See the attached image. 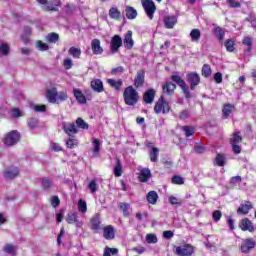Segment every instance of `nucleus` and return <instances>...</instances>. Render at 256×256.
I'll list each match as a JSON object with an SVG mask.
<instances>
[{
    "label": "nucleus",
    "instance_id": "f257e3e1",
    "mask_svg": "<svg viewBox=\"0 0 256 256\" xmlns=\"http://www.w3.org/2000/svg\"><path fill=\"white\" fill-rule=\"evenodd\" d=\"M123 99L126 105L134 107L139 102V92L133 86H128L123 92Z\"/></svg>",
    "mask_w": 256,
    "mask_h": 256
},
{
    "label": "nucleus",
    "instance_id": "f03ea898",
    "mask_svg": "<svg viewBox=\"0 0 256 256\" xmlns=\"http://www.w3.org/2000/svg\"><path fill=\"white\" fill-rule=\"evenodd\" d=\"M171 80L177 84L178 87H180L183 91V94L185 95L186 99H191L192 95L189 91V86L187 83H185V80L181 78L179 75H172Z\"/></svg>",
    "mask_w": 256,
    "mask_h": 256
},
{
    "label": "nucleus",
    "instance_id": "7ed1b4c3",
    "mask_svg": "<svg viewBox=\"0 0 256 256\" xmlns=\"http://www.w3.org/2000/svg\"><path fill=\"white\" fill-rule=\"evenodd\" d=\"M142 7L147 15V17L152 21L155 16V12L157 11V6H155V2L153 0H142Z\"/></svg>",
    "mask_w": 256,
    "mask_h": 256
},
{
    "label": "nucleus",
    "instance_id": "20e7f679",
    "mask_svg": "<svg viewBox=\"0 0 256 256\" xmlns=\"http://www.w3.org/2000/svg\"><path fill=\"white\" fill-rule=\"evenodd\" d=\"M169 111H171L169 102L161 96L154 106V112L159 115V113H169Z\"/></svg>",
    "mask_w": 256,
    "mask_h": 256
},
{
    "label": "nucleus",
    "instance_id": "39448f33",
    "mask_svg": "<svg viewBox=\"0 0 256 256\" xmlns=\"http://www.w3.org/2000/svg\"><path fill=\"white\" fill-rule=\"evenodd\" d=\"M19 139H21L19 132L17 130H13L4 137V145L7 147H13V145L19 143Z\"/></svg>",
    "mask_w": 256,
    "mask_h": 256
},
{
    "label": "nucleus",
    "instance_id": "423d86ee",
    "mask_svg": "<svg viewBox=\"0 0 256 256\" xmlns=\"http://www.w3.org/2000/svg\"><path fill=\"white\" fill-rule=\"evenodd\" d=\"M186 81L190 84L191 91H195V87L201 83V78L196 72H190L186 75Z\"/></svg>",
    "mask_w": 256,
    "mask_h": 256
},
{
    "label": "nucleus",
    "instance_id": "0eeeda50",
    "mask_svg": "<svg viewBox=\"0 0 256 256\" xmlns=\"http://www.w3.org/2000/svg\"><path fill=\"white\" fill-rule=\"evenodd\" d=\"M194 252H195V249L193 248V246L189 244L178 246L176 247V250H175L176 255H179V256H191L192 253Z\"/></svg>",
    "mask_w": 256,
    "mask_h": 256
},
{
    "label": "nucleus",
    "instance_id": "6e6552de",
    "mask_svg": "<svg viewBox=\"0 0 256 256\" xmlns=\"http://www.w3.org/2000/svg\"><path fill=\"white\" fill-rule=\"evenodd\" d=\"M62 129L64 133H66V135H69L70 137L71 135H77V133H79V129L73 122H63Z\"/></svg>",
    "mask_w": 256,
    "mask_h": 256
},
{
    "label": "nucleus",
    "instance_id": "1a4fd4ad",
    "mask_svg": "<svg viewBox=\"0 0 256 256\" xmlns=\"http://www.w3.org/2000/svg\"><path fill=\"white\" fill-rule=\"evenodd\" d=\"M252 249H255V242L253 241V238H247L242 241L240 246V251L242 253H249Z\"/></svg>",
    "mask_w": 256,
    "mask_h": 256
},
{
    "label": "nucleus",
    "instance_id": "9d476101",
    "mask_svg": "<svg viewBox=\"0 0 256 256\" xmlns=\"http://www.w3.org/2000/svg\"><path fill=\"white\" fill-rule=\"evenodd\" d=\"M122 45L123 39L121 38V36L114 35L110 43L112 53H117L119 51V48L122 47Z\"/></svg>",
    "mask_w": 256,
    "mask_h": 256
},
{
    "label": "nucleus",
    "instance_id": "9b49d317",
    "mask_svg": "<svg viewBox=\"0 0 256 256\" xmlns=\"http://www.w3.org/2000/svg\"><path fill=\"white\" fill-rule=\"evenodd\" d=\"M66 222L69 225L75 224V227H83V222L81 220L77 219V213H75V212L68 213V215L66 217Z\"/></svg>",
    "mask_w": 256,
    "mask_h": 256
},
{
    "label": "nucleus",
    "instance_id": "f8f14e48",
    "mask_svg": "<svg viewBox=\"0 0 256 256\" xmlns=\"http://www.w3.org/2000/svg\"><path fill=\"white\" fill-rule=\"evenodd\" d=\"M138 170L139 172V181L141 183H147V181L149 179H151V170H149V168H143V167H139Z\"/></svg>",
    "mask_w": 256,
    "mask_h": 256
},
{
    "label": "nucleus",
    "instance_id": "ddd939ff",
    "mask_svg": "<svg viewBox=\"0 0 256 256\" xmlns=\"http://www.w3.org/2000/svg\"><path fill=\"white\" fill-rule=\"evenodd\" d=\"M123 43L126 49H133V46L135 45V41L133 40V31L128 30L126 32Z\"/></svg>",
    "mask_w": 256,
    "mask_h": 256
},
{
    "label": "nucleus",
    "instance_id": "4468645a",
    "mask_svg": "<svg viewBox=\"0 0 256 256\" xmlns=\"http://www.w3.org/2000/svg\"><path fill=\"white\" fill-rule=\"evenodd\" d=\"M103 237L107 239V241L115 239V227H113V225L105 226L103 228Z\"/></svg>",
    "mask_w": 256,
    "mask_h": 256
},
{
    "label": "nucleus",
    "instance_id": "2eb2a0df",
    "mask_svg": "<svg viewBox=\"0 0 256 256\" xmlns=\"http://www.w3.org/2000/svg\"><path fill=\"white\" fill-rule=\"evenodd\" d=\"M91 49L94 55H102L103 47L101 46V40L95 38L91 41Z\"/></svg>",
    "mask_w": 256,
    "mask_h": 256
},
{
    "label": "nucleus",
    "instance_id": "dca6fc26",
    "mask_svg": "<svg viewBox=\"0 0 256 256\" xmlns=\"http://www.w3.org/2000/svg\"><path fill=\"white\" fill-rule=\"evenodd\" d=\"M145 83V71L140 70L137 72V75L134 79V87H136V89H139V87H143Z\"/></svg>",
    "mask_w": 256,
    "mask_h": 256
},
{
    "label": "nucleus",
    "instance_id": "f3484780",
    "mask_svg": "<svg viewBox=\"0 0 256 256\" xmlns=\"http://www.w3.org/2000/svg\"><path fill=\"white\" fill-rule=\"evenodd\" d=\"M251 209H253V204H251V202L247 201L238 207L237 213H238V215H247L249 213V211H251Z\"/></svg>",
    "mask_w": 256,
    "mask_h": 256
},
{
    "label": "nucleus",
    "instance_id": "a211bd4d",
    "mask_svg": "<svg viewBox=\"0 0 256 256\" xmlns=\"http://www.w3.org/2000/svg\"><path fill=\"white\" fill-rule=\"evenodd\" d=\"M240 228L242 229V231H249L250 233H253V231H255V227H253L251 220H249L248 218L242 219L240 223Z\"/></svg>",
    "mask_w": 256,
    "mask_h": 256
},
{
    "label": "nucleus",
    "instance_id": "6ab92c4d",
    "mask_svg": "<svg viewBox=\"0 0 256 256\" xmlns=\"http://www.w3.org/2000/svg\"><path fill=\"white\" fill-rule=\"evenodd\" d=\"M90 85L93 91H95L96 93H103V91H105V88L103 87V81H101L100 79L92 80Z\"/></svg>",
    "mask_w": 256,
    "mask_h": 256
},
{
    "label": "nucleus",
    "instance_id": "aec40b11",
    "mask_svg": "<svg viewBox=\"0 0 256 256\" xmlns=\"http://www.w3.org/2000/svg\"><path fill=\"white\" fill-rule=\"evenodd\" d=\"M175 89H177V86L172 82H166L162 86V91L165 95H173V93H175Z\"/></svg>",
    "mask_w": 256,
    "mask_h": 256
},
{
    "label": "nucleus",
    "instance_id": "412c9836",
    "mask_svg": "<svg viewBox=\"0 0 256 256\" xmlns=\"http://www.w3.org/2000/svg\"><path fill=\"white\" fill-rule=\"evenodd\" d=\"M46 98L48 99L49 103H57V88L48 89L46 91Z\"/></svg>",
    "mask_w": 256,
    "mask_h": 256
},
{
    "label": "nucleus",
    "instance_id": "4be33fe9",
    "mask_svg": "<svg viewBox=\"0 0 256 256\" xmlns=\"http://www.w3.org/2000/svg\"><path fill=\"white\" fill-rule=\"evenodd\" d=\"M177 23V17L175 16H166L164 17V26L166 29H173Z\"/></svg>",
    "mask_w": 256,
    "mask_h": 256
},
{
    "label": "nucleus",
    "instance_id": "5701e85b",
    "mask_svg": "<svg viewBox=\"0 0 256 256\" xmlns=\"http://www.w3.org/2000/svg\"><path fill=\"white\" fill-rule=\"evenodd\" d=\"M19 175V169L17 168H7L4 171L5 179H15Z\"/></svg>",
    "mask_w": 256,
    "mask_h": 256
},
{
    "label": "nucleus",
    "instance_id": "b1692460",
    "mask_svg": "<svg viewBox=\"0 0 256 256\" xmlns=\"http://www.w3.org/2000/svg\"><path fill=\"white\" fill-rule=\"evenodd\" d=\"M108 15L110 19H114L115 21H119L121 19V11L117 7H111Z\"/></svg>",
    "mask_w": 256,
    "mask_h": 256
},
{
    "label": "nucleus",
    "instance_id": "393cba45",
    "mask_svg": "<svg viewBox=\"0 0 256 256\" xmlns=\"http://www.w3.org/2000/svg\"><path fill=\"white\" fill-rule=\"evenodd\" d=\"M155 100V90L154 89H149L144 93L143 96V101L146 103H153Z\"/></svg>",
    "mask_w": 256,
    "mask_h": 256
},
{
    "label": "nucleus",
    "instance_id": "a878e982",
    "mask_svg": "<svg viewBox=\"0 0 256 256\" xmlns=\"http://www.w3.org/2000/svg\"><path fill=\"white\" fill-rule=\"evenodd\" d=\"M108 85L110 87H113L116 91H121V87H123V80H115V79H108L107 80Z\"/></svg>",
    "mask_w": 256,
    "mask_h": 256
},
{
    "label": "nucleus",
    "instance_id": "bb28decb",
    "mask_svg": "<svg viewBox=\"0 0 256 256\" xmlns=\"http://www.w3.org/2000/svg\"><path fill=\"white\" fill-rule=\"evenodd\" d=\"M146 199L150 205H157V199H159V194L155 191L148 192Z\"/></svg>",
    "mask_w": 256,
    "mask_h": 256
},
{
    "label": "nucleus",
    "instance_id": "cd10ccee",
    "mask_svg": "<svg viewBox=\"0 0 256 256\" xmlns=\"http://www.w3.org/2000/svg\"><path fill=\"white\" fill-rule=\"evenodd\" d=\"M73 93H74V97L76 98V101H78V103H81V104L87 103V98H85V95L83 94V92H81V90L74 89Z\"/></svg>",
    "mask_w": 256,
    "mask_h": 256
},
{
    "label": "nucleus",
    "instance_id": "c85d7f7f",
    "mask_svg": "<svg viewBox=\"0 0 256 256\" xmlns=\"http://www.w3.org/2000/svg\"><path fill=\"white\" fill-rule=\"evenodd\" d=\"M92 144L93 157H99V153L101 151V141H99V139H94L92 141Z\"/></svg>",
    "mask_w": 256,
    "mask_h": 256
},
{
    "label": "nucleus",
    "instance_id": "c756f323",
    "mask_svg": "<svg viewBox=\"0 0 256 256\" xmlns=\"http://www.w3.org/2000/svg\"><path fill=\"white\" fill-rule=\"evenodd\" d=\"M190 38L193 43H199V39H201V30L192 29L190 32Z\"/></svg>",
    "mask_w": 256,
    "mask_h": 256
},
{
    "label": "nucleus",
    "instance_id": "7c9ffc66",
    "mask_svg": "<svg viewBox=\"0 0 256 256\" xmlns=\"http://www.w3.org/2000/svg\"><path fill=\"white\" fill-rule=\"evenodd\" d=\"M125 11L127 19H135L137 17V10L131 6H127Z\"/></svg>",
    "mask_w": 256,
    "mask_h": 256
},
{
    "label": "nucleus",
    "instance_id": "2f4dec72",
    "mask_svg": "<svg viewBox=\"0 0 256 256\" xmlns=\"http://www.w3.org/2000/svg\"><path fill=\"white\" fill-rule=\"evenodd\" d=\"M76 127L77 129H82L83 131H87L89 129V124L83 120V118L76 119Z\"/></svg>",
    "mask_w": 256,
    "mask_h": 256
},
{
    "label": "nucleus",
    "instance_id": "473e14b6",
    "mask_svg": "<svg viewBox=\"0 0 256 256\" xmlns=\"http://www.w3.org/2000/svg\"><path fill=\"white\" fill-rule=\"evenodd\" d=\"M159 159V148L153 147L152 150L150 151V161L152 163H157Z\"/></svg>",
    "mask_w": 256,
    "mask_h": 256
},
{
    "label": "nucleus",
    "instance_id": "72a5a7b5",
    "mask_svg": "<svg viewBox=\"0 0 256 256\" xmlns=\"http://www.w3.org/2000/svg\"><path fill=\"white\" fill-rule=\"evenodd\" d=\"M114 175L115 177H121V175H123V166L121 165V161L119 159H117L114 167Z\"/></svg>",
    "mask_w": 256,
    "mask_h": 256
},
{
    "label": "nucleus",
    "instance_id": "f704fd0d",
    "mask_svg": "<svg viewBox=\"0 0 256 256\" xmlns=\"http://www.w3.org/2000/svg\"><path fill=\"white\" fill-rule=\"evenodd\" d=\"M119 209H121L124 217H129V209H131V205L129 203H123L121 202L119 204Z\"/></svg>",
    "mask_w": 256,
    "mask_h": 256
},
{
    "label": "nucleus",
    "instance_id": "c9c22d12",
    "mask_svg": "<svg viewBox=\"0 0 256 256\" xmlns=\"http://www.w3.org/2000/svg\"><path fill=\"white\" fill-rule=\"evenodd\" d=\"M78 211L82 213V215H85V213H87V202H85V200H78Z\"/></svg>",
    "mask_w": 256,
    "mask_h": 256
},
{
    "label": "nucleus",
    "instance_id": "e433bc0d",
    "mask_svg": "<svg viewBox=\"0 0 256 256\" xmlns=\"http://www.w3.org/2000/svg\"><path fill=\"white\" fill-rule=\"evenodd\" d=\"M241 141H243V138H241V135H239V132H235L230 138L231 145H239Z\"/></svg>",
    "mask_w": 256,
    "mask_h": 256
},
{
    "label": "nucleus",
    "instance_id": "4c0bfd02",
    "mask_svg": "<svg viewBox=\"0 0 256 256\" xmlns=\"http://www.w3.org/2000/svg\"><path fill=\"white\" fill-rule=\"evenodd\" d=\"M10 51H11V48L7 43L0 42V55L7 56L9 55Z\"/></svg>",
    "mask_w": 256,
    "mask_h": 256
},
{
    "label": "nucleus",
    "instance_id": "58836bf2",
    "mask_svg": "<svg viewBox=\"0 0 256 256\" xmlns=\"http://www.w3.org/2000/svg\"><path fill=\"white\" fill-rule=\"evenodd\" d=\"M69 55H72L74 59H79L81 57V49L76 48V47H70L68 50Z\"/></svg>",
    "mask_w": 256,
    "mask_h": 256
},
{
    "label": "nucleus",
    "instance_id": "ea45409f",
    "mask_svg": "<svg viewBox=\"0 0 256 256\" xmlns=\"http://www.w3.org/2000/svg\"><path fill=\"white\" fill-rule=\"evenodd\" d=\"M29 129H37L39 127V120L37 118H29L27 121Z\"/></svg>",
    "mask_w": 256,
    "mask_h": 256
},
{
    "label": "nucleus",
    "instance_id": "a19ab883",
    "mask_svg": "<svg viewBox=\"0 0 256 256\" xmlns=\"http://www.w3.org/2000/svg\"><path fill=\"white\" fill-rule=\"evenodd\" d=\"M46 41H48V43H56L57 41H59V34L55 32L49 33L46 36Z\"/></svg>",
    "mask_w": 256,
    "mask_h": 256
},
{
    "label": "nucleus",
    "instance_id": "79ce46f5",
    "mask_svg": "<svg viewBox=\"0 0 256 256\" xmlns=\"http://www.w3.org/2000/svg\"><path fill=\"white\" fill-rule=\"evenodd\" d=\"M224 47L229 53H233V51H235V41L228 39L225 42Z\"/></svg>",
    "mask_w": 256,
    "mask_h": 256
},
{
    "label": "nucleus",
    "instance_id": "37998d69",
    "mask_svg": "<svg viewBox=\"0 0 256 256\" xmlns=\"http://www.w3.org/2000/svg\"><path fill=\"white\" fill-rule=\"evenodd\" d=\"M216 165L218 167H225V155L224 154H217L215 158Z\"/></svg>",
    "mask_w": 256,
    "mask_h": 256
},
{
    "label": "nucleus",
    "instance_id": "c03bdc74",
    "mask_svg": "<svg viewBox=\"0 0 256 256\" xmlns=\"http://www.w3.org/2000/svg\"><path fill=\"white\" fill-rule=\"evenodd\" d=\"M77 145H79V140H77L75 138H69L66 141V146L68 149H75V147H77Z\"/></svg>",
    "mask_w": 256,
    "mask_h": 256
},
{
    "label": "nucleus",
    "instance_id": "a18cd8bd",
    "mask_svg": "<svg viewBox=\"0 0 256 256\" xmlns=\"http://www.w3.org/2000/svg\"><path fill=\"white\" fill-rule=\"evenodd\" d=\"M17 251V247L11 244H6L4 246V252L8 253L9 255H15V252Z\"/></svg>",
    "mask_w": 256,
    "mask_h": 256
},
{
    "label": "nucleus",
    "instance_id": "49530a36",
    "mask_svg": "<svg viewBox=\"0 0 256 256\" xmlns=\"http://www.w3.org/2000/svg\"><path fill=\"white\" fill-rule=\"evenodd\" d=\"M214 35H216V37H218L220 41H223V39H225V32L223 31V29H221V27H216L214 29Z\"/></svg>",
    "mask_w": 256,
    "mask_h": 256
},
{
    "label": "nucleus",
    "instance_id": "de8ad7c7",
    "mask_svg": "<svg viewBox=\"0 0 256 256\" xmlns=\"http://www.w3.org/2000/svg\"><path fill=\"white\" fill-rule=\"evenodd\" d=\"M36 1H37V3H39L40 5H46V6L44 7L45 11H56V10H55V7H53V5H51V4H49V3L47 2V0H36Z\"/></svg>",
    "mask_w": 256,
    "mask_h": 256
},
{
    "label": "nucleus",
    "instance_id": "09e8293b",
    "mask_svg": "<svg viewBox=\"0 0 256 256\" xmlns=\"http://www.w3.org/2000/svg\"><path fill=\"white\" fill-rule=\"evenodd\" d=\"M118 253L119 249L106 247L103 256L117 255Z\"/></svg>",
    "mask_w": 256,
    "mask_h": 256
},
{
    "label": "nucleus",
    "instance_id": "8fccbe9b",
    "mask_svg": "<svg viewBox=\"0 0 256 256\" xmlns=\"http://www.w3.org/2000/svg\"><path fill=\"white\" fill-rule=\"evenodd\" d=\"M168 199L171 205H178V206L183 205V199L177 198L175 196H169Z\"/></svg>",
    "mask_w": 256,
    "mask_h": 256
},
{
    "label": "nucleus",
    "instance_id": "3c124183",
    "mask_svg": "<svg viewBox=\"0 0 256 256\" xmlns=\"http://www.w3.org/2000/svg\"><path fill=\"white\" fill-rule=\"evenodd\" d=\"M36 47H37L38 51H48L49 50V45H47V43H44L41 40H38L36 42Z\"/></svg>",
    "mask_w": 256,
    "mask_h": 256
},
{
    "label": "nucleus",
    "instance_id": "603ef678",
    "mask_svg": "<svg viewBox=\"0 0 256 256\" xmlns=\"http://www.w3.org/2000/svg\"><path fill=\"white\" fill-rule=\"evenodd\" d=\"M233 105L231 104H226L222 110V113L224 115V117H228L231 115V113L233 112Z\"/></svg>",
    "mask_w": 256,
    "mask_h": 256
},
{
    "label": "nucleus",
    "instance_id": "864d4df0",
    "mask_svg": "<svg viewBox=\"0 0 256 256\" xmlns=\"http://www.w3.org/2000/svg\"><path fill=\"white\" fill-rule=\"evenodd\" d=\"M203 77H211V66L209 64H204L202 67Z\"/></svg>",
    "mask_w": 256,
    "mask_h": 256
},
{
    "label": "nucleus",
    "instance_id": "5fc2aeb1",
    "mask_svg": "<svg viewBox=\"0 0 256 256\" xmlns=\"http://www.w3.org/2000/svg\"><path fill=\"white\" fill-rule=\"evenodd\" d=\"M182 129H183L186 137H191L192 135L195 134V128H193L191 126H184Z\"/></svg>",
    "mask_w": 256,
    "mask_h": 256
},
{
    "label": "nucleus",
    "instance_id": "6e6d98bb",
    "mask_svg": "<svg viewBox=\"0 0 256 256\" xmlns=\"http://www.w3.org/2000/svg\"><path fill=\"white\" fill-rule=\"evenodd\" d=\"M56 99H57V103H61L63 101H66L67 92H57Z\"/></svg>",
    "mask_w": 256,
    "mask_h": 256
},
{
    "label": "nucleus",
    "instance_id": "4d7b16f0",
    "mask_svg": "<svg viewBox=\"0 0 256 256\" xmlns=\"http://www.w3.org/2000/svg\"><path fill=\"white\" fill-rule=\"evenodd\" d=\"M226 3L232 9H239V7H241V3L236 0H226Z\"/></svg>",
    "mask_w": 256,
    "mask_h": 256
},
{
    "label": "nucleus",
    "instance_id": "13d9d810",
    "mask_svg": "<svg viewBox=\"0 0 256 256\" xmlns=\"http://www.w3.org/2000/svg\"><path fill=\"white\" fill-rule=\"evenodd\" d=\"M53 183H51V180L49 178H43L42 179V189H51V186Z\"/></svg>",
    "mask_w": 256,
    "mask_h": 256
},
{
    "label": "nucleus",
    "instance_id": "bf43d9fd",
    "mask_svg": "<svg viewBox=\"0 0 256 256\" xmlns=\"http://www.w3.org/2000/svg\"><path fill=\"white\" fill-rule=\"evenodd\" d=\"M88 188L90 189L91 193H96L98 186H97V180L93 179L89 184Z\"/></svg>",
    "mask_w": 256,
    "mask_h": 256
},
{
    "label": "nucleus",
    "instance_id": "052dcab7",
    "mask_svg": "<svg viewBox=\"0 0 256 256\" xmlns=\"http://www.w3.org/2000/svg\"><path fill=\"white\" fill-rule=\"evenodd\" d=\"M50 203L54 208H57L61 205V200L59 199V196H53L50 199Z\"/></svg>",
    "mask_w": 256,
    "mask_h": 256
},
{
    "label": "nucleus",
    "instance_id": "680f3d73",
    "mask_svg": "<svg viewBox=\"0 0 256 256\" xmlns=\"http://www.w3.org/2000/svg\"><path fill=\"white\" fill-rule=\"evenodd\" d=\"M146 241H147V243H150V244L157 243V241H158L157 235L147 234L146 235Z\"/></svg>",
    "mask_w": 256,
    "mask_h": 256
},
{
    "label": "nucleus",
    "instance_id": "e2e57ef3",
    "mask_svg": "<svg viewBox=\"0 0 256 256\" xmlns=\"http://www.w3.org/2000/svg\"><path fill=\"white\" fill-rule=\"evenodd\" d=\"M172 183L174 185H183L185 183V180L181 176H174L172 178Z\"/></svg>",
    "mask_w": 256,
    "mask_h": 256
},
{
    "label": "nucleus",
    "instance_id": "0e129e2a",
    "mask_svg": "<svg viewBox=\"0 0 256 256\" xmlns=\"http://www.w3.org/2000/svg\"><path fill=\"white\" fill-rule=\"evenodd\" d=\"M123 71H125V68H123V66H118L111 70V75H121Z\"/></svg>",
    "mask_w": 256,
    "mask_h": 256
},
{
    "label": "nucleus",
    "instance_id": "69168bd1",
    "mask_svg": "<svg viewBox=\"0 0 256 256\" xmlns=\"http://www.w3.org/2000/svg\"><path fill=\"white\" fill-rule=\"evenodd\" d=\"M12 113V117H14V119H17L18 117H23V112H21V110H19L18 108H13L11 110Z\"/></svg>",
    "mask_w": 256,
    "mask_h": 256
},
{
    "label": "nucleus",
    "instance_id": "338daca9",
    "mask_svg": "<svg viewBox=\"0 0 256 256\" xmlns=\"http://www.w3.org/2000/svg\"><path fill=\"white\" fill-rule=\"evenodd\" d=\"M221 217H223V214L219 210H216L212 213V219H214L216 222L221 221Z\"/></svg>",
    "mask_w": 256,
    "mask_h": 256
},
{
    "label": "nucleus",
    "instance_id": "774afa93",
    "mask_svg": "<svg viewBox=\"0 0 256 256\" xmlns=\"http://www.w3.org/2000/svg\"><path fill=\"white\" fill-rule=\"evenodd\" d=\"M195 153H198L199 155L205 153V148L202 145L196 144L194 146Z\"/></svg>",
    "mask_w": 256,
    "mask_h": 256
}]
</instances>
